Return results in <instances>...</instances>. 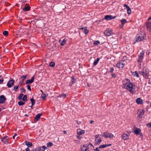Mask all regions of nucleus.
I'll return each instance as SVG.
<instances>
[{"instance_id": "obj_40", "label": "nucleus", "mask_w": 151, "mask_h": 151, "mask_svg": "<svg viewBox=\"0 0 151 151\" xmlns=\"http://www.w3.org/2000/svg\"><path fill=\"white\" fill-rule=\"evenodd\" d=\"M23 96L22 93H20L18 96V99L19 100H20L22 98V97Z\"/></svg>"}, {"instance_id": "obj_34", "label": "nucleus", "mask_w": 151, "mask_h": 151, "mask_svg": "<svg viewBox=\"0 0 151 151\" xmlns=\"http://www.w3.org/2000/svg\"><path fill=\"white\" fill-rule=\"evenodd\" d=\"M22 101H27V95H24V96L23 98H22Z\"/></svg>"}, {"instance_id": "obj_49", "label": "nucleus", "mask_w": 151, "mask_h": 151, "mask_svg": "<svg viewBox=\"0 0 151 151\" xmlns=\"http://www.w3.org/2000/svg\"><path fill=\"white\" fill-rule=\"evenodd\" d=\"M84 28L85 27H79L78 28V29H80L81 30H83Z\"/></svg>"}, {"instance_id": "obj_24", "label": "nucleus", "mask_w": 151, "mask_h": 151, "mask_svg": "<svg viewBox=\"0 0 151 151\" xmlns=\"http://www.w3.org/2000/svg\"><path fill=\"white\" fill-rule=\"evenodd\" d=\"M99 60L100 58H97L94 61L93 64V65L94 66H96L98 63Z\"/></svg>"}, {"instance_id": "obj_6", "label": "nucleus", "mask_w": 151, "mask_h": 151, "mask_svg": "<svg viewBox=\"0 0 151 151\" xmlns=\"http://www.w3.org/2000/svg\"><path fill=\"white\" fill-rule=\"evenodd\" d=\"M104 34L107 36H109L112 35V32L110 29H106L104 32Z\"/></svg>"}, {"instance_id": "obj_53", "label": "nucleus", "mask_w": 151, "mask_h": 151, "mask_svg": "<svg viewBox=\"0 0 151 151\" xmlns=\"http://www.w3.org/2000/svg\"><path fill=\"white\" fill-rule=\"evenodd\" d=\"M23 82L21 81H20L19 82V84L20 85V86H22L23 85Z\"/></svg>"}, {"instance_id": "obj_28", "label": "nucleus", "mask_w": 151, "mask_h": 151, "mask_svg": "<svg viewBox=\"0 0 151 151\" xmlns=\"http://www.w3.org/2000/svg\"><path fill=\"white\" fill-rule=\"evenodd\" d=\"M132 75H133L134 76H137V78L139 77V75L137 72V71H135L133 72L132 73Z\"/></svg>"}, {"instance_id": "obj_18", "label": "nucleus", "mask_w": 151, "mask_h": 151, "mask_svg": "<svg viewBox=\"0 0 151 151\" xmlns=\"http://www.w3.org/2000/svg\"><path fill=\"white\" fill-rule=\"evenodd\" d=\"M6 98L4 96V95H1L0 96V100L4 103L5 102V101H6Z\"/></svg>"}, {"instance_id": "obj_4", "label": "nucleus", "mask_w": 151, "mask_h": 151, "mask_svg": "<svg viewBox=\"0 0 151 151\" xmlns=\"http://www.w3.org/2000/svg\"><path fill=\"white\" fill-rule=\"evenodd\" d=\"M144 36L142 35H137L136 37L135 40V42H139L144 39Z\"/></svg>"}, {"instance_id": "obj_8", "label": "nucleus", "mask_w": 151, "mask_h": 151, "mask_svg": "<svg viewBox=\"0 0 151 151\" xmlns=\"http://www.w3.org/2000/svg\"><path fill=\"white\" fill-rule=\"evenodd\" d=\"M116 18V16H113L111 15H106L105 16L104 19L106 20H109L112 19H115Z\"/></svg>"}, {"instance_id": "obj_26", "label": "nucleus", "mask_w": 151, "mask_h": 151, "mask_svg": "<svg viewBox=\"0 0 151 151\" xmlns=\"http://www.w3.org/2000/svg\"><path fill=\"white\" fill-rule=\"evenodd\" d=\"M25 144L27 146L29 147H30L32 146V143L30 142L26 141L25 142Z\"/></svg>"}, {"instance_id": "obj_45", "label": "nucleus", "mask_w": 151, "mask_h": 151, "mask_svg": "<svg viewBox=\"0 0 151 151\" xmlns=\"http://www.w3.org/2000/svg\"><path fill=\"white\" fill-rule=\"evenodd\" d=\"M106 147V146L105 145H101L99 146V148H104Z\"/></svg>"}, {"instance_id": "obj_38", "label": "nucleus", "mask_w": 151, "mask_h": 151, "mask_svg": "<svg viewBox=\"0 0 151 151\" xmlns=\"http://www.w3.org/2000/svg\"><path fill=\"white\" fill-rule=\"evenodd\" d=\"M55 66V63L54 62H52L50 63L49 66L51 67H54Z\"/></svg>"}, {"instance_id": "obj_2", "label": "nucleus", "mask_w": 151, "mask_h": 151, "mask_svg": "<svg viewBox=\"0 0 151 151\" xmlns=\"http://www.w3.org/2000/svg\"><path fill=\"white\" fill-rule=\"evenodd\" d=\"M144 51H142L140 52L139 55H138V58L137 62L138 63V64H139L140 66L141 65V63L142 62V60L144 58Z\"/></svg>"}, {"instance_id": "obj_14", "label": "nucleus", "mask_w": 151, "mask_h": 151, "mask_svg": "<svg viewBox=\"0 0 151 151\" xmlns=\"http://www.w3.org/2000/svg\"><path fill=\"white\" fill-rule=\"evenodd\" d=\"M34 77H32L30 79L27 80L25 82V84H31L34 81Z\"/></svg>"}, {"instance_id": "obj_23", "label": "nucleus", "mask_w": 151, "mask_h": 151, "mask_svg": "<svg viewBox=\"0 0 151 151\" xmlns=\"http://www.w3.org/2000/svg\"><path fill=\"white\" fill-rule=\"evenodd\" d=\"M126 22H127V21L125 19H123V20H121V23L122 24V26L121 27V28H123V27L124 25V24Z\"/></svg>"}, {"instance_id": "obj_44", "label": "nucleus", "mask_w": 151, "mask_h": 151, "mask_svg": "<svg viewBox=\"0 0 151 151\" xmlns=\"http://www.w3.org/2000/svg\"><path fill=\"white\" fill-rule=\"evenodd\" d=\"M20 89V90H22V91H21V93H25L26 91V90L23 88H21Z\"/></svg>"}, {"instance_id": "obj_21", "label": "nucleus", "mask_w": 151, "mask_h": 151, "mask_svg": "<svg viewBox=\"0 0 151 151\" xmlns=\"http://www.w3.org/2000/svg\"><path fill=\"white\" fill-rule=\"evenodd\" d=\"M136 102L137 104H142V101L140 98H137L136 99Z\"/></svg>"}, {"instance_id": "obj_5", "label": "nucleus", "mask_w": 151, "mask_h": 151, "mask_svg": "<svg viewBox=\"0 0 151 151\" xmlns=\"http://www.w3.org/2000/svg\"><path fill=\"white\" fill-rule=\"evenodd\" d=\"M89 149V145L86 144V145H84L82 146H81V151H87Z\"/></svg>"}, {"instance_id": "obj_62", "label": "nucleus", "mask_w": 151, "mask_h": 151, "mask_svg": "<svg viewBox=\"0 0 151 151\" xmlns=\"http://www.w3.org/2000/svg\"><path fill=\"white\" fill-rule=\"evenodd\" d=\"M16 136V134H15L13 136V138L14 139H15V136Z\"/></svg>"}, {"instance_id": "obj_42", "label": "nucleus", "mask_w": 151, "mask_h": 151, "mask_svg": "<svg viewBox=\"0 0 151 151\" xmlns=\"http://www.w3.org/2000/svg\"><path fill=\"white\" fill-rule=\"evenodd\" d=\"M41 97L43 99H45L46 97V96L45 94L43 93L42 94Z\"/></svg>"}, {"instance_id": "obj_57", "label": "nucleus", "mask_w": 151, "mask_h": 151, "mask_svg": "<svg viewBox=\"0 0 151 151\" xmlns=\"http://www.w3.org/2000/svg\"><path fill=\"white\" fill-rule=\"evenodd\" d=\"M145 72H147V74L148 73V70L147 69H145V70H144Z\"/></svg>"}, {"instance_id": "obj_56", "label": "nucleus", "mask_w": 151, "mask_h": 151, "mask_svg": "<svg viewBox=\"0 0 151 151\" xmlns=\"http://www.w3.org/2000/svg\"><path fill=\"white\" fill-rule=\"evenodd\" d=\"M123 59H124V60H126L127 59V58L126 56H124L123 57Z\"/></svg>"}, {"instance_id": "obj_3", "label": "nucleus", "mask_w": 151, "mask_h": 151, "mask_svg": "<svg viewBox=\"0 0 151 151\" xmlns=\"http://www.w3.org/2000/svg\"><path fill=\"white\" fill-rule=\"evenodd\" d=\"M102 136L106 138H109L111 139L113 137V135L111 133L104 132L103 133Z\"/></svg>"}, {"instance_id": "obj_32", "label": "nucleus", "mask_w": 151, "mask_h": 151, "mask_svg": "<svg viewBox=\"0 0 151 151\" xmlns=\"http://www.w3.org/2000/svg\"><path fill=\"white\" fill-rule=\"evenodd\" d=\"M24 104L25 102H23L22 101H20L18 103V104L20 106H22L24 105Z\"/></svg>"}, {"instance_id": "obj_60", "label": "nucleus", "mask_w": 151, "mask_h": 151, "mask_svg": "<svg viewBox=\"0 0 151 151\" xmlns=\"http://www.w3.org/2000/svg\"><path fill=\"white\" fill-rule=\"evenodd\" d=\"M94 150L97 151H100L97 147H96L95 149H94Z\"/></svg>"}, {"instance_id": "obj_12", "label": "nucleus", "mask_w": 151, "mask_h": 151, "mask_svg": "<svg viewBox=\"0 0 151 151\" xmlns=\"http://www.w3.org/2000/svg\"><path fill=\"white\" fill-rule=\"evenodd\" d=\"M42 115V113H40L36 115L35 118H34V121L35 122H37L40 118V117Z\"/></svg>"}, {"instance_id": "obj_27", "label": "nucleus", "mask_w": 151, "mask_h": 151, "mask_svg": "<svg viewBox=\"0 0 151 151\" xmlns=\"http://www.w3.org/2000/svg\"><path fill=\"white\" fill-rule=\"evenodd\" d=\"M144 114V112L143 111H139L138 112V116L139 117L141 118L142 115H143Z\"/></svg>"}, {"instance_id": "obj_16", "label": "nucleus", "mask_w": 151, "mask_h": 151, "mask_svg": "<svg viewBox=\"0 0 151 151\" xmlns=\"http://www.w3.org/2000/svg\"><path fill=\"white\" fill-rule=\"evenodd\" d=\"M30 9V6L27 4H25V6L23 9V10L24 12H27L29 11Z\"/></svg>"}, {"instance_id": "obj_51", "label": "nucleus", "mask_w": 151, "mask_h": 151, "mask_svg": "<svg viewBox=\"0 0 151 151\" xmlns=\"http://www.w3.org/2000/svg\"><path fill=\"white\" fill-rule=\"evenodd\" d=\"M147 126L148 127H151V123L147 124Z\"/></svg>"}, {"instance_id": "obj_52", "label": "nucleus", "mask_w": 151, "mask_h": 151, "mask_svg": "<svg viewBox=\"0 0 151 151\" xmlns=\"http://www.w3.org/2000/svg\"><path fill=\"white\" fill-rule=\"evenodd\" d=\"M1 76H0V78L1 77ZM4 81L3 79H0V83L1 84Z\"/></svg>"}, {"instance_id": "obj_13", "label": "nucleus", "mask_w": 151, "mask_h": 151, "mask_svg": "<svg viewBox=\"0 0 151 151\" xmlns=\"http://www.w3.org/2000/svg\"><path fill=\"white\" fill-rule=\"evenodd\" d=\"M7 137V136H6L2 137V138L1 141L4 142V144H6L8 142V139Z\"/></svg>"}, {"instance_id": "obj_59", "label": "nucleus", "mask_w": 151, "mask_h": 151, "mask_svg": "<svg viewBox=\"0 0 151 151\" xmlns=\"http://www.w3.org/2000/svg\"><path fill=\"white\" fill-rule=\"evenodd\" d=\"M79 135H80L78 136H77V138L78 139H80L81 138V136Z\"/></svg>"}, {"instance_id": "obj_17", "label": "nucleus", "mask_w": 151, "mask_h": 151, "mask_svg": "<svg viewBox=\"0 0 151 151\" xmlns=\"http://www.w3.org/2000/svg\"><path fill=\"white\" fill-rule=\"evenodd\" d=\"M67 40L65 38L63 39V40L61 41V40H60L59 41V42L60 43V44L62 46H63L66 43V41Z\"/></svg>"}, {"instance_id": "obj_31", "label": "nucleus", "mask_w": 151, "mask_h": 151, "mask_svg": "<svg viewBox=\"0 0 151 151\" xmlns=\"http://www.w3.org/2000/svg\"><path fill=\"white\" fill-rule=\"evenodd\" d=\"M87 27H85V28L83 29V32H84L85 34L87 35L88 33L89 32V31L88 29H87Z\"/></svg>"}, {"instance_id": "obj_15", "label": "nucleus", "mask_w": 151, "mask_h": 151, "mask_svg": "<svg viewBox=\"0 0 151 151\" xmlns=\"http://www.w3.org/2000/svg\"><path fill=\"white\" fill-rule=\"evenodd\" d=\"M85 133V131L84 130H81L80 129H78L77 130V133L78 135H81L84 134Z\"/></svg>"}, {"instance_id": "obj_41", "label": "nucleus", "mask_w": 151, "mask_h": 151, "mask_svg": "<svg viewBox=\"0 0 151 151\" xmlns=\"http://www.w3.org/2000/svg\"><path fill=\"white\" fill-rule=\"evenodd\" d=\"M100 43V42L99 41L97 40V41H95L94 42L93 44L94 45H97L99 44Z\"/></svg>"}, {"instance_id": "obj_39", "label": "nucleus", "mask_w": 151, "mask_h": 151, "mask_svg": "<svg viewBox=\"0 0 151 151\" xmlns=\"http://www.w3.org/2000/svg\"><path fill=\"white\" fill-rule=\"evenodd\" d=\"M102 141L100 138L98 139L97 140L96 142V144L97 145H99L100 143H101V142Z\"/></svg>"}, {"instance_id": "obj_11", "label": "nucleus", "mask_w": 151, "mask_h": 151, "mask_svg": "<svg viewBox=\"0 0 151 151\" xmlns=\"http://www.w3.org/2000/svg\"><path fill=\"white\" fill-rule=\"evenodd\" d=\"M146 26L147 30L150 32L151 30V22H146Z\"/></svg>"}, {"instance_id": "obj_19", "label": "nucleus", "mask_w": 151, "mask_h": 151, "mask_svg": "<svg viewBox=\"0 0 151 151\" xmlns=\"http://www.w3.org/2000/svg\"><path fill=\"white\" fill-rule=\"evenodd\" d=\"M27 77V75L25 76H23L20 77L19 80L20 81L23 82L24 81V80L26 79Z\"/></svg>"}, {"instance_id": "obj_50", "label": "nucleus", "mask_w": 151, "mask_h": 151, "mask_svg": "<svg viewBox=\"0 0 151 151\" xmlns=\"http://www.w3.org/2000/svg\"><path fill=\"white\" fill-rule=\"evenodd\" d=\"M39 150L37 148H34V149L32 150L31 151H39Z\"/></svg>"}, {"instance_id": "obj_10", "label": "nucleus", "mask_w": 151, "mask_h": 151, "mask_svg": "<svg viewBox=\"0 0 151 151\" xmlns=\"http://www.w3.org/2000/svg\"><path fill=\"white\" fill-rule=\"evenodd\" d=\"M139 73L140 75H142L144 77L146 78H148V76L147 75V72H145L144 70L142 71L139 72Z\"/></svg>"}, {"instance_id": "obj_63", "label": "nucleus", "mask_w": 151, "mask_h": 151, "mask_svg": "<svg viewBox=\"0 0 151 151\" xmlns=\"http://www.w3.org/2000/svg\"><path fill=\"white\" fill-rule=\"evenodd\" d=\"M148 21H150L151 20V16L148 19Z\"/></svg>"}, {"instance_id": "obj_1", "label": "nucleus", "mask_w": 151, "mask_h": 151, "mask_svg": "<svg viewBox=\"0 0 151 151\" xmlns=\"http://www.w3.org/2000/svg\"><path fill=\"white\" fill-rule=\"evenodd\" d=\"M122 84L124 88L128 90L132 94L134 93V89L135 85L134 83L131 82L130 79L127 78H125L122 81Z\"/></svg>"}, {"instance_id": "obj_55", "label": "nucleus", "mask_w": 151, "mask_h": 151, "mask_svg": "<svg viewBox=\"0 0 151 151\" xmlns=\"http://www.w3.org/2000/svg\"><path fill=\"white\" fill-rule=\"evenodd\" d=\"M26 151H30V150L29 147H27L25 149Z\"/></svg>"}, {"instance_id": "obj_36", "label": "nucleus", "mask_w": 151, "mask_h": 151, "mask_svg": "<svg viewBox=\"0 0 151 151\" xmlns=\"http://www.w3.org/2000/svg\"><path fill=\"white\" fill-rule=\"evenodd\" d=\"M47 147H51L53 145V144L51 142H50L47 144Z\"/></svg>"}, {"instance_id": "obj_48", "label": "nucleus", "mask_w": 151, "mask_h": 151, "mask_svg": "<svg viewBox=\"0 0 151 151\" xmlns=\"http://www.w3.org/2000/svg\"><path fill=\"white\" fill-rule=\"evenodd\" d=\"M27 88L28 89L29 91L31 90V87H30V86L29 85H28L27 86Z\"/></svg>"}, {"instance_id": "obj_35", "label": "nucleus", "mask_w": 151, "mask_h": 151, "mask_svg": "<svg viewBox=\"0 0 151 151\" xmlns=\"http://www.w3.org/2000/svg\"><path fill=\"white\" fill-rule=\"evenodd\" d=\"M126 9L127 10V14H130L131 12V10L130 8L129 7H127V8Z\"/></svg>"}, {"instance_id": "obj_47", "label": "nucleus", "mask_w": 151, "mask_h": 151, "mask_svg": "<svg viewBox=\"0 0 151 151\" xmlns=\"http://www.w3.org/2000/svg\"><path fill=\"white\" fill-rule=\"evenodd\" d=\"M112 76V77L113 78H115L116 77V75L114 73H112L111 74Z\"/></svg>"}, {"instance_id": "obj_43", "label": "nucleus", "mask_w": 151, "mask_h": 151, "mask_svg": "<svg viewBox=\"0 0 151 151\" xmlns=\"http://www.w3.org/2000/svg\"><path fill=\"white\" fill-rule=\"evenodd\" d=\"M19 86H14V87L13 90L15 91H17V90Z\"/></svg>"}, {"instance_id": "obj_30", "label": "nucleus", "mask_w": 151, "mask_h": 151, "mask_svg": "<svg viewBox=\"0 0 151 151\" xmlns=\"http://www.w3.org/2000/svg\"><path fill=\"white\" fill-rule=\"evenodd\" d=\"M30 100L31 101L32 104L33 106L35 103V101L33 98H31Z\"/></svg>"}, {"instance_id": "obj_54", "label": "nucleus", "mask_w": 151, "mask_h": 151, "mask_svg": "<svg viewBox=\"0 0 151 151\" xmlns=\"http://www.w3.org/2000/svg\"><path fill=\"white\" fill-rule=\"evenodd\" d=\"M105 145L106 146V147H109L111 145V144H105Z\"/></svg>"}, {"instance_id": "obj_25", "label": "nucleus", "mask_w": 151, "mask_h": 151, "mask_svg": "<svg viewBox=\"0 0 151 151\" xmlns=\"http://www.w3.org/2000/svg\"><path fill=\"white\" fill-rule=\"evenodd\" d=\"M141 131V129H140L137 128L134 130V132L136 135H138L139 134Z\"/></svg>"}, {"instance_id": "obj_64", "label": "nucleus", "mask_w": 151, "mask_h": 151, "mask_svg": "<svg viewBox=\"0 0 151 151\" xmlns=\"http://www.w3.org/2000/svg\"><path fill=\"white\" fill-rule=\"evenodd\" d=\"M93 121H90V123L91 124H92L93 123Z\"/></svg>"}, {"instance_id": "obj_9", "label": "nucleus", "mask_w": 151, "mask_h": 151, "mask_svg": "<svg viewBox=\"0 0 151 151\" xmlns=\"http://www.w3.org/2000/svg\"><path fill=\"white\" fill-rule=\"evenodd\" d=\"M124 61H122L121 62L116 64V67L119 68H123L124 67L125 65V64L124 63Z\"/></svg>"}, {"instance_id": "obj_7", "label": "nucleus", "mask_w": 151, "mask_h": 151, "mask_svg": "<svg viewBox=\"0 0 151 151\" xmlns=\"http://www.w3.org/2000/svg\"><path fill=\"white\" fill-rule=\"evenodd\" d=\"M14 79H12L8 81L7 84V86L9 88L12 87L14 85Z\"/></svg>"}, {"instance_id": "obj_46", "label": "nucleus", "mask_w": 151, "mask_h": 151, "mask_svg": "<svg viewBox=\"0 0 151 151\" xmlns=\"http://www.w3.org/2000/svg\"><path fill=\"white\" fill-rule=\"evenodd\" d=\"M114 70V69L112 67H111L110 68V69L109 70V72L110 73H113Z\"/></svg>"}, {"instance_id": "obj_20", "label": "nucleus", "mask_w": 151, "mask_h": 151, "mask_svg": "<svg viewBox=\"0 0 151 151\" xmlns=\"http://www.w3.org/2000/svg\"><path fill=\"white\" fill-rule=\"evenodd\" d=\"M122 138L124 140H126L129 138V136L126 134H124L122 135Z\"/></svg>"}, {"instance_id": "obj_61", "label": "nucleus", "mask_w": 151, "mask_h": 151, "mask_svg": "<svg viewBox=\"0 0 151 151\" xmlns=\"http://www.w3.org/2000/svg\"><path fill=\"white\" fill-rule=\"evenodd\" d=\"M99 137V135H97L95 136L96 138V139L98 138Z\"/></svg>"}, {"instance_id": "obj_22", "label": "nucleus", "mask_w": 151, "mask_h": 151, "mask_svg": "<svg viewBox=\"0 0 151 151\" xmlns=\"http://www.w3.org/2000/svg\"><path fill=\"white\" fill-rule=\"evenodd\" d=\"M46 148V147L44 146H42V147L38 148L39 151H44Z\"/></svg>"}, {"instance_id": "obj_37", "label": "nucleus", "mask_w": 151, "mask_h": 151, "mask_svg": "<svg viewBox=\"0 0 151 151\" xmlns=\"http://www.w3.org/2000/svg\"><path fill=\"white\" fill-rule=\"evenodd\" d=\"M8 32L7 31H4L3 32V34L5 37H6L8 35Z\"/></svg>"}, {"instance_id": "obj_58", "label": "nucleus", "mask_w": 151, "mask_h": 151, "mask_svg": "<svg viewBox=\"0 0 151 151\" xmlns=\"http://www.w3.org/2000/svg\"><path fill=\"white\" fill-rule=\"evenodd\" d=\"M124 6L126 7V9L127 8V7H129V6H127L126 4H125L124 5Z\"/></svg>"}, {"instance_id": "obj_29", "label": "nucleus", "mask_w": 151, "mask_h": 151, "mask_svg": "<svg viewBox=\"0 0 151 151\" xmlns=\"http://www.w3.org/2000/svg\"><path fill=\"white\" fill-rule=\"evenodd\" d=\"M71 78L72 79V80L71 81L72 84H73L76 82V78H74V77L73 76H72Z\"/></svg>"}, {"instance_id": "obj_33", "label": "nucleus", "mask_w": 151, "mask_h": 151, "mask_svg": "<svg viewBox=\"0 0 151 151\" xmlns=\"http://www.w3.org/2000/svg\"><path fill=\"white\" fill-rule=\"evenodd\" d=\"M66 95L65 94H63L61 95H59L58 96V97H59L60 98H64L65 97Z\"/></svg>"}]
</instances>
